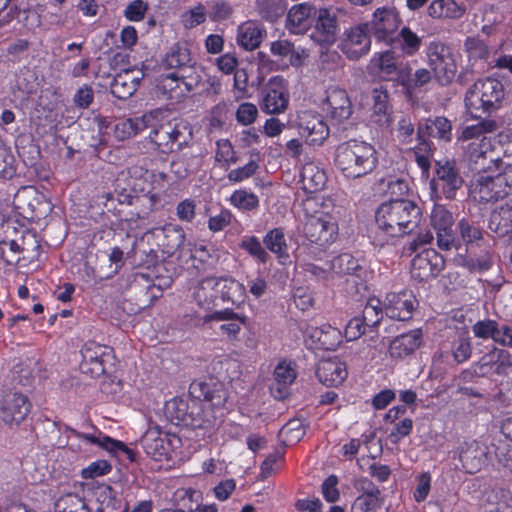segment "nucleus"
Masks as SVG:
<instances>
[{
	"mask_svg": "<svg viewBox=\"0 0 512 512\" xmlns=\"http://www.w3.org/2000/svg\"><path fill=\"white\" fill-rule=\"evenodd\" d=\"M21 253L23 259L37 260L41 253V244L36 233L26 231L21 236Z\"/></svg>",
	"mask_w": 512,
	"mask_h": 512,
	"instance_id": "55",
	"label": "nucleus"
},
{
	"mask_svg": "<svg viewBox=\"0 0 512 512\" xmlns=\"http://www.w3.org/2000/svg\"><path fill=\"white\" fill-rule=\"evenodd\" d=\"M258 168V163L254 160H250L244 166L230 170L227 174V179L232 183L243 182L252 177L257 172Z\"/></svg>",
	"mask_w": 512,
	"mask_h": 512,
	"instance_id": "64",
	"label": "nucleus"
},
{
	"mask_svg": "<svg viewBox=\"0 0 512 512\" xmlns=\"http://www.w3.org/2000/svg\"><path fill=\"white\" fill-rule=\"evenodd\" d=\"M488 228L499 237L512 233V201L492 211Z\"/></svg>",
	"mask_w": 512,
	"mask_h": 512,
	"instance_id": "38",
	"label": "nucleus"
},
{
	"mask_svg": "<svg viewBox=\"0 0 512 512\" xmlns=\"http://www.w3.org/2000/svg\"><path fill=\"white\" fill-rule=\"evenodd\" d=\"M300 181L305 192L315 193L324 188L327 175L324 169L310 161L303 165L300 173Z\"/></svg>",
	"mask_w": 512,
	"mask_h": 512,
	"instance_id": "37",
	"label": "nucleus"
},
{
	"mask_svg": "<svg viewBox=\"0 0 512 512\" xmlns=\"http://www.w3.org/2000/svg\"><path fill=\"white\" fill-rule=\"evenodd\" d=\"M322 109L334 124L347 120L352 114V103L347 91L339 87H329Z\"/></svg>",
	"mask_w": 512,
	"mask_h": 512,
	"instance_id": "25",
	"label": "nucleus"
},
{
	"mask_svg": "<svg viewBox=\"0 0 512 512\" xmlns=\"http://www.w3.org/2000/svg\"><path fill=\"white\" fill-rule=\"evenodd\" d=\"M344 8H319L316 10L314 29L311 38L320 46L329 47L333 45L339 35V21L346 16Z\"/></svg>",
	"mask_w": 512,
	"mask_h": 512,
	"instance_id": "13",
	"label": "nucleus"
},
{
	"mask_svg": "<svg viewBox=\"0 0 512 512\" xmlns=\"http://www.w3.org/2000/svg\"><path fill=\"white\" fill-rule=\"evenodd\" d=\"M465 156L472 171L481 173L500 172L503 165V146L490 136L469 142L465 148Z\"/></svg>",
	"mask_w": 512,
	"mask_h": 512,
	"instance_id": "7",
	"label": "nucleus"
},
{
	"mask_svg": "<svg viewBox=\"0 0 512 512\" xmlns=\"http://www.w3.org/2000/svg\"><path fill=\"white\" fill-rule=\"evenodd\" d=\"M207 19V9L205 5L198 2L190 7L181 15V22L185 28L192 29L203 24Z\"/></svg>",
	"mask_w": 512,
	"mask_h": 512,
	"instance_id": "56",
	"label": "nucleus"
},
{
	"mask_svg": "<svg viewBox=\"0 0 512 512\" xmlns=\"http://www.w3.org/2000/svg\"><path fill=\"white\" fill-rule=\"evenodd\" d=\"M81 356L80 371L91 378H98L107 372V365L114 359V350L110 346L88 341L81 349Z\"/></svg>",
	"mask_w": 512,
	"mask_h": 512,
	"instance_id": "15",
	"label": "nucleus"
},
{
	"mask_svg": "<svg viewBox=\"0 0 512 512\" xmlns=\"http://www.w3.org/2000/svg\"><path fill=\"white\" fill-rule=\"evenodd\" d=\"M474 367L475 372L482 376L488 374L504 376L512 368V356L507 349L493 346L475 363Z\"/></svg>",
	"mask_w": 512,
	"mask_h": 512,
	"instance_id": "26",
	"label": "nucleus"
},
{
	"mask_svg": "<svg viewBox=\"0 0 512 512\" xmlns=\"http://www.w3.org/2000/svg\"><path fill=\"white\" fill-rule=\"evenodd\" d=\"M227 201L242 213L255 212L260 207L258 195L245 188L234 190Z\"/></svg>",
	"mask_w": 512,
	"mask_h": 512,
	"instance_id": "44",
	"label": "nucleus"
},
{
	"mask_svg": "<svg viewBox=\"0 0 512 512\" xmlns=\"http://www.w3.org/2000/svg\"><path fill=\"white\" fill-rule=\"evenodd\" d=\"M299 135L308 145H321L329 136V128L321 115L312 111H301L297 115Z\"/></svg>",
	"mask_w": 512,
	"mask_h": 512,
	"instance_id": "23",
	"label": "nucleus"
},
{
	"mask_svg": "<svg viewBox=\"0 0 512 512\" xmlns=\"http://www.w3.org/2000/svg\"><path fill=\"white\" fill-rule=\"evenodd\" d=\"M286 0H254V11L268 23H276L287 11Z\"/></svg>",
	"mask_w": 512,
	"mask_h": 512,
	"instance_id": "41",
	"label": "nucleus"
},
{
	"mask_svg": "<svg viewBox=\"0 0 512 512\" xmlns=\"http://www.w3.org/2000/svg\"><path fill=\"white\" fill-rule=\"evenodd\" d=\"M505 96L503 83L493 77L478 79L466 92L465 106L472 118L490 115L501 107Z\"/></svg>",
	"mask_w": 512,
	"mask_h": 512,
	"instance_id": "6",
	"label": "nucleus"
},
{
	"mask_svg": "<svg viewBox=\"0 0 512 512\" xmlns=\"http://www.w3.org/2000/svg\"><path fill=\"white\" fill-rule=\"evenodd\" d=\"M431 78V72L425 68L417 69L412 75V69L408 65H404V70L399 77V84L411 92L429 83Z\"/></svg>",
	"mask_w": 512,
	"mask_h": 512,
	"instance_id": "49",
	"label": "nucleus"
},
{
	"mask_svg": "<svg viewBox=\"0 0 512 512\" xmlns=\"http://www.w3.org/2000/svg\"><path fill=\"white\" fill-rule=\"evenodd\" d=\"M161 68L163 72L157 86L169 99L183 98L197 89L203 80L190 49L180 43L170 47L161 60Z\"/></svg>",
	"mask_w": 512,
	"mask_h": 512,
	"instance_id": "1",
	"label": "nucleus"
},
{
	"mask_svg": "<svg viewBox=\"0 0 512 512\" xmlns=\"http://www.w3.org/2000/svg\"><path fill=\"white\" fill-rule=\"evenodd\" d=\"M497 129V123L493 119H481L477 124L466 126L461 138L463 140H480L487 133H493Z\"/></svg>",
	"mask_w": 512,
	"mask_h": 512,
	"instance_id": "54",
	"label": "nucleus"
},
{
	"mask_svg": "<svg viewBox=\"0 0 512 512\" xmlns=\"http://www.w3.org/2000/svg\"><path fill=\"white\" fill-rule=\"evenodd\" d=\"M427 13L434 19H458L464 15L465 9L455 0H433L428 6Z\"/></svg>",
	"mask_w": 512,
	"mask_h": 512,
	"instance_id": "46",
	"label": "nucleus"
},
{
	"mask_svg": "<svg viewBox=\"0 0 512 512\" xmlns=\"http://www.w3.org/2000/svg\"><path fill=\"white\" fill-rule=\"evenodd\" d=\"M421 44V38L407 26L402 27L399 32L397 31L393 38V45L398 47L406 56L415 55Z\"/></svg>",
	"mask_w": 512,
	"mask_h": 512,
	"instance_id": "47",
	"label": "nucleus"
},
{
	"mask_svg": "<svg viewBox=\"0 0 512 512\" xmlns=\"http://www.w3.org/2000/svg\"><path fill=\"white\" fill-rule=\"evenodd\" d=\"M371 75L380 77L386 81H396L399 84V77L404 66L398 63V57L393 50L376 52L371 57L368 66Z\"/></svg>",
	"mask_w": 512,
	"mask_h": 512,
	"instance_id": "27",
	"label": "nucleus"
},
{
	"mask_svg": "<svg viewBox=\"0 0 512 512\" xmlns=\"http://www.w3.org/2000/svg\"><path fill=\"white\" fill-rule=\"evenodd\" d=\"M330 268L337 274L351 275L361 278L365 273L359 260L350 253H341L331 261Z\"/></svg>",
	"mask_w": 512,
	"mask_h": 512,
	"instance_id": "45",
	"label": "nucleus"
},
{
	"mask_svg": "<svg viewBox=\"0 0 512 512\" xmlns=\"http://www.w3.org/2000/svg\"><path fill=\"white\" fill-rule=\"evenodd\" d=\"M378 163L376 148L366 141L350 139L335 149L334 165L347 179H358L373 173Z\"/></svg>",
	"mask_w": 512,
	"mask_h": 512,
	"instance_id": "5",
	"label": "nucleus"
},
{
	"mask_svg": "<svg viewBox=\"0 0 512 512\" xmlns=\"http://www.w3.org/2000/svg\"><path fill=\"white\" fill-rule=\"evenodd\" d=\"M216 145L215 161L219 163L221 167H229L231 164L236 163V153L229 140H219Z\"/></svg>",
	"mask_w": 512,
	"mask_h": 512,
	"instance_id": "59",
	"label": "nucleus"
},
{
	"mask_svg": "<svg viewBox=\"0 0 512 512\" xmlns=\"http://www.w3.org/2000/svg\"><path fill=\"white\" fill-rule=\"evenodd\" d=\"M432 476L430 472H422L416 477V487L413 491V499L417 503L424 502L431 490Z\"/></svg>",
	"mask_w": 512,
	"mask_h": 512,
	"instance_id": "62",
	"label": "nucleus"
},
{
	"mask_svg": "<svg viewBox=\"0 0 512 512\" xmlns=\"http://www.w3.org/2000/svg\"><path fill=\"white\" fill-rule=\"evenodd\" d=\"M451 122L445 117H436L435 119H427L424 123H420L417 131L421 137L438 138L449 141L451 139Z\"/></svg>",
	"mask_w": 512,
	"mask_h": 512,
	"instance_id": "42",
	"label": "nucleus"
},
{
	"mask_svg": "<svg viewBox=\"0 0 512 512\" xmlns=\"http://www.w3.org/2000/svg\"><path fill=\"white\" fill-rule=\"evenodd\" d=\"M501 324L491 318H485L478 320L472 325V332L476 338L482 340H493L496 344L498 343V334L500 332Z\"/></svg>",
	"mask_w": 512,
	"mask_h": 512,
	"instance_id": "53",
	"label": "nucleus"
},
{
	"mask_svg": "<svg viewBox=\"0 0 512 512\" xmlns=\"http://www.w3.org/2000/svg\"><path fill=\"white\" fill-rule=\"evenodd\" d=\"M316 376L326 386H338L348 376L346 363L338 358L324 359L316 369Z\"/></svg>",
	"mask_w": 512,
	"mask_h": 512,
	"instance_id": "32",
	"label": "nucleus"
},
{
	"mask_svg": "<svg viewBox=\"0 0 512 512\" xmlns=\"http://www.w3.org/2000/svg\"><path fill=\"white\" fill-rule=\"evenodd\" d=\"M265 248L275 254L280 264L289 259L288 244L282 227L270 229L263 237Z\"/></svg>",
	"mask_w": 512,
	"mask_h": 512,
	"instance_id": "40",
	"label": "nucleus"
},
{
	"mask_svg": "<svg viewBox=\"0 0 512 512\" xmlns=\"http://www.w3.org/2000/svg\"><path fill=\"white\" fill-rule=\"evenodd\" d=\"M249 255L255 258L259 263L266 264L270 256L256 236H250L242 240L240 244Z\"/></svg>",
	"mask_w": 512,
	"mask_h": 512,
	"instance_id": "57",
	"label": "nucleus"
},
{
	"mask_svg": "<svg viewBox=\"0 0 512 512\" xmlns=\"http://www.w3.org/2000/svg\"><path fill=\"white\" fill-rule=\"evenodd\" d=\"M316 7L309 2L292 5L286 11V28L291 34H305L312 26V16L316 14Z\"/></svg>",
	"mask_w": 512,
	"mask_h": 512,
	"instance_id": "28",
	"label": "nucleus"
},
{
	"mask_svg": "<svg viewBox=\"0 0 512 512\" xmlns=\"http://www.w3.org/2000/svg\"><path fill=\"white\" fill-rule=\"evenodd\" d=\"M428 65L441 84H450L457 72V63L452 48L441 42L431 41L426 49Z\"/></svg>",
	"mask_w": 512,
	"mask_h": 512,
	"instance_id": "12",
	"label": "nucleus"
},
{
	"mask_svg": "<svg viewBox=\"0 0 512 512\" xmlns=\"http://www.w3.org/2000/svg\"><path fill=\"white\" fill-rule=\"evenodd\" d=\"M141 79L133 77L131 72L118 74L112 83V93L119 99L132 96L138 89Z\"/></svg>",
	"mask_w": 512,
	"mask_h": 512,
	"instance_id": "51",
	"label": "nucleus"
},
{
	"mask_svg": "<svg viewBox=\"0 0 512 512\" xmlns=\"http://www.w3.org/2000/svg\"><path fill=\"white\" fill-rule=\"evenodd\" d=\"M32 409L28 396L20 392H6L0 397V420L7 426H19Z\"/></svg>",
	"mask_w": 512,
	"mask_h": 512,
	"instance_id": "19",
	"label": "nucleus"
},
{
	"mask_svg": "<svg viewBox=\"0 0 512 512\" xmlns=\"http://www.w3.org/2000/svg\"><path fill=\"white\" fill-rule=\"evenodd\" d=\"M417 143L412 147L411 153L418 167L422 170L423 174H428L431 168V159L434 154L435 146L433 142L427 137H421L419 132H416Z\"/></svg>",
	"mask_w": 512,
	"mask_h": 512,
	"instance_id": "43",
	"label": "nucleus"
},
{
	"mask_svg": "<svg viewBox=\"0 0 512 512\" xmlns=\"http://www.w3.org/2000/svg\"><path fill=\"white\" fill-rule=\"evenodd\" d=\"M418 301L412 291L403 289L400 292H390L386 295L384 311L387 317L408 321L412 318Z\"/></svg>",
	"mask_w": 512,
	"mask_h": 512,
	"instance_id": "24",
	"label": "nucleus"
},
{
	"mask_svg": "<svg viewBox=\"0 0 512 512\" xmlns=\"http://www.w3.org/2000/svg\"><path fill=\"white\" fill-rule=\"evenodd\" d=\"M423 214L421 207L409 199H390L375 211L377 227L388 237H403L418 228Z\"/></svg>",
	"mask_w": 512,
	"mask_h": 512,
	"instance_id": "4",
	"label": "nucleus"
},
{
	"mask_svg": "<svg viewBox=\"0 0 512 512\" xmlns=\"http://www.w3.org/2000/svg\"><path fill=\"white\" fill-rule=\"evenodd\" d=\"M422 336L421 329L396 336L389 345L390 356L403 359L413 354L422 344Z\"/></svg>",
	"mask_w": 512,
	"mask_h": 512,
	"instance_id": "34",
	"label": "nucleus"
},
{
	"mask_svg": "<svg viewBox=\"0 0 512 512\" xmlns=\"http://www.w3.org/2000/svg\"><path fill=\"white\" fill-rule=\"evenodd\" d=\"M457 230L461 250L454 256V264L470 273L481 274L490 270L493 265L492 253L480 221L463 217L457 223Z\"/></svg>",
	"mask_w": 512,
	"mask_h": 512,
	"instance_id": "3",
	"label": "nucleus"
},
{
	"mask_svg": "<svg viewBox=\"0 0 512 512\" xmlns=\"http://www.w3.org/2000/svg\"><path fill=\"white\" fill-rule=\"evenodd\" d=\"M158 231L157 244L161 248L162 253L171 257L179 252V256L182 257L186 240V233L183 227L179 224L167 223Z\"/></svg>",
	"mask_w": 512,
	"mask_h": 512,
	"instance_id": "29",
	"label": "nucleus"
},
{
	"mask_svg": "<svg viewBox=\"0 0 512 512\" xmlns=\"http://www.w3.org/2000/svg\"><path fill=\"white\" fill-rule=\"evenodd\" d=\"M233 219L231 210L221 206L218 214L209 216L207 226L212 233H218L229 227Z\"/></svg>",
	"mask_w": 512,
	"mask_h": 512,
	"instance_id": "58",
	"label": "nucleus"
},
{
	"mask_svg": "<svg viewBox=\"0 0 512 512\" xmlns=\"http://www.w3.org/2000/svg\"><path fill=\"white\" fill-rule=\"evenodd\" d=\"M486 501L484 512H512V495L508 489H492Z\"/></svg>",
	"mask_w": 512,
	"mask_h": 512,
	"instance_id": "50",
	"label": "nucleus"
},
{
	"mask_svg": "<svg viewBox=\"0 0 512 512\" xmlns=\"http://www.w3.org/2000/svg\"><path fill=\"white\" fill-rule=\"evenodd\" d=\"M142 446L147 455L156 461L170 460L181 448L182 441L173 433L158 429L148 430L142 439Z\"/></svg>",
	"mask_w": 512,
	"mask_h": 512,
	"instance_id": "16",
	"label": "nucleus"
},
{
	"mask_svg": "<svg viewBox=\"0 0 512 512\" xmlns=\"http://www.w3.org/2000/svg\"><path fill=\"white\" fill-rule=\"evenodd\" d=\"M161 113L158 110L149 111L140 117L126 118L119 120L114 129L115 137L125 140L137 135L141 131L154 125Z\"/></svg>",
	"mask_w": 512,
	"mask_h": 512,
	"instance_id": "31",
	"label": "nucleus"
},
{
	"mask_svg": "<svg viewBox=\"0 0 512 512\" xmlns=\"http://www.w3.org/2000/svg\"><path fill=\"white\" fill-rule=\"evenodd\" d=\"M204 323H219L214 329L229 341H237L242 328L247 324V316L239 314L231 308L214 311L204 316Z\"/></svg>",
	"mask_w": 512,
	"mask_h": 512,
	"instance_id": "22",
	"label": "nucleus"
},
{
	"mask_svg": "<svg viewBox=\"0 0 512 512\" xmlns=\"http://www.w3.org/2000/svg\"><path fill=\"white\" fill-rule=\"evenodd\" d=\"M275 383L271 387L273 396L276 399H285L289 394V387L294 383L297 372L291 362L280 361L274 369Z\"/></svg>",
	"mask_w": 512,
	"mask_h": 512,
	"instance_id": "35",
	"label": "nucleus"
},
{
	"mask_svg": "<svg viewBox=\"0 0 512 512\" xmlns=\"http://www.w3.org/2000/svg\"><path fill=\"white\" fill-rule=\"evenodd\" d=\"M310 338L315 343L317 349L326 351H335L343 342L341 330L330 324H323L320 327L313 328Z\"/></svg>",
	"mask_w": 512,
	"mask_h": 512,
	"instance_id": "36",
	"label": "nucleus"
},
{
	"mask_svg": "<svg viewBox=\"0 0 512 512\" xmlns=\"http://www.w3.org/2000/svg\"><path fill=\"white\" fill-rule=\"evenodd\" d=\"M192 398L187 405L188 412L181 417L182 421L190 420L194 428L209 429L216 425L217 420L223 416V409L228 400V392L224 384L213 378L205 381H193L189 387Z\"/></svg>",
	"mask_w": 512,
	"mask_h": 512,
	"instance_id": "2",
	"label": "nucleus"
},
{
	"mask_svg": "<svg viewBox=\"0 0 512 512\" xmlns=\"http://www.w3.org/2000/svg\"><path fill=\"white\" fill-rule=\"evenodd\" d=\"M445 267L444 257L433 248L422 250L411 261V277L426 282L437 277Z\"/></svg>",
	"mask_w": 512,
	"mask_h": 512,
	"instance_id": "21",
	"label": "nucleus"
},
{
	"mask_svg": "<svg viewBox=\"0 0 512 512\" xmlns=\"http://www.w3.org/2000/svg\"><path fill=\"white\" fill-rule=\"evenodd\" d=\"M202 499V493L193 488H187L182 490V494L179 496L180 510L184 512H196L199 506V500Z\"/></svg>",
	"mask_w": 512,
	"mask_h": 512,
	"instance_id": "63",
	"label": "nucleus"
},
{
	"mask_svg": "<svg viewBox=\"0 0 512 512\" xmlns=\"http://www.w3.org/2000/svg\"><path fill=\"white\" fill-rule=\"evenodd\" d=\"M371 36L367 24L360 23L344 30L338 47L348 59L358 60L370 52Z\"/></svg>",
	"mask_w": 512,
	"mask_h": 512,
	"instance_id": "18",
	"label": "nucleus"
},
{
	"mask_svg": "<svg viewBox=\"0 0 512 512\" xmlns=\"http://www.w3.org/2000/svg\"><path fill=\"white\" fill-rule=\"evenodd\" d=\"M463 183L455 160H438L435 162V172L429 182L430 199L433 202L452 201Z\"/></svg>",
	"mask_w": 512,
	"mask_h": 512,
	"instance_id": "9",
	"label": "nucleus"
},
{
	"mask_svg": "<svg viewBox=\"0 0 512 512\" xmlns=\"http://www.w3.org/2000/svg\"><path fill=\"white\" fill-rule=\"evenodd\" d=\"M303 236L311 244L325 249L339 236L337 217L331 212L318 211L307 217L303 226Z\"/></svg>",
	"mask_w": 512,
	"mask_h": 512,
	"instance_id": "10",
	"label": "nucleus"
},
{
	"mask_svg": "<svg viewBox=\"0 0 512 512\" xmlns=\"http://www.w3.org/2000/svg\"><path fill=\"white\" fill-rule=\"evenodd\" d=\"M149 138L161 153L182 150L193 138L190 124L183 119H173L151 126Z\"/></svg>",
	"mask_w": 512,
	"mask_h": 512,
	"instance_id": "8",
	"label": "nucleus"
},
{
	"mask_svg": "<svg viewBox=\"0 0 512 512\" xmlns=\"http://www.w3.org/2000/svg\"><path fill=\"white\" fill-rule=\"evenodd\" d=\"M370 34L377 42L393 46V38L398 31L402 19L393 5L377 7L371 16L370 21L365 22Z\"/></svg>",
	"mask_w": 512,
	"mask_h": 512,
	"instance_id": "11",
	"label": "nucleus"
},
{
	"mask_svg": "<svg viewBox=\"0 0 512 512\" xmlns=\"http://www.w3.org/2000/svg\"><path fill=\"white\" fill-rule=\"evenodd\" d=\"M430 224L436 235V244L439 249L450 251L461 250V244L453 229V214L440 202H434L430 215Z\"/></svg>",
	"mask_w": 512,
	"mask_h": 512,
	"instance_id": "14",
	"label": "nucleus"
},
{
	"mask_svg": "<svg viewBox=\"0 0 512 512\" xmlns=\"http://www.w3.org/2000/svg\"><path fill=\"white\" fill-rule=\"evenodd\" d=\"M487 447L476 440L462 443L458 448V458L466 473L474 474L487 462Z\"/></svg>",
	"mask_w": 512,
	"mask_h": 512,
	"instance_id": "30",
	"label": "nucleus"
},
{
	"mask_svg": "<svg viewBox=\"0 0 512 512\" xmlns=\"http://www.w3.org/2000/svg\"><path fill=\"white\" fill-rule=\"evenodd\" d=\"M384 313V305H382L380 299L370 297L367 299L362 313L358 317L369 330L373 331L381 323Z\"/></svg>",
	"mask_w": 512,
	"mask_h": 512,
	"instance_id": "48",
	"label": "nucleus"
},
{
	"mask_svg": "<svg viewBox=\"0 0 512 512\" xmlns=\"http://www.w3.org/2000/svg\"><path fill=\"white\" fill-rule=\"evenodd\" d=\"M266 35V29L256 20L241 23L237 29V44L246 51L257 49Z\"/></svg>",
	"mask_w": 512,
	"mask_h": 512,
	"instance_id": "33",
	"label": "nucleus"
},
{
	"mask_svg": "<svg viewBox=\"0 0 512 512\" xmlns=\"http://www.w3.org/2000/svg\"><path fill=\"white\" fill-rule=\"evenodd\" d=\"M383 499L381 495L360 493L353 503L355 512H371L381 507Z\"/></svg>",
	"mask_w": 512,
	"mask_h": 512,
	"instance_id": "61",
	"label": "nucleus"
},
{
	"mask_svg": "<svg viewBox=\"0 0 512 512\" xmlns=\"http://www.w3.org/2000/svg\"><path fill=\"white\" fill-rule=\"evenodd\" d=\"M196 303L209 310L218 305L219 295L217 290V278L206 277L202 279L194 291Z\"/></svg>",
	"mask_w": 512,
	"mask_h": 512,
	"instance_id": "39",
	"label": "nucleus"
},
{
	"mask_svg": "<svg viewBox=\"0 0 512 512\" xmlns=\"http://www.w3.org/2000/svg\"><path fill=\"white\" fill-rule=\"evenodd\" d=\"M15 172V158L10 148L0 140V178L10 179Z\"/></svg>",
	"mask_w": 512,
	"mask_h": 512,
	"instance_id": "60",
	"label": "nucleus"
},
{
	"mask_svg": "<svg viewBox=\"0 0 512 512\" xmlns=\"http://www.w3.org/2000/svg\"><path fill=\"white\" fill-rule=\"evenodd\" d=\"M217 290L219 300L235 303L237 301L235 295L242 296L245 288L241 283L232 278H217Z\"/></svg>",
	"mask_w": 512,
	"mask_h": 512,
	"instance_id": "52",
	"label": "nucleus"
},
{
	"mask_svg": "<svg viewBox=\"0 0 512 512\" xmlns=\"http://www.w3.org/2000/svg\"><path fill=\"white\" fill-rule=\"evenodd\" d=\"M511 191L506 175L501 172L482 173L473 187L474 198L481 203L497 201L506 197Z\"/></svg>",
	"mask_w": 512,
	"mask_h": 512,
	"instance_id": "20",
	"label": "nucleus"
},
{
	"mask_svg": "<svg viewBox=\"0 0 512 512\" xmlns=\"http://www.w3.org/2000/svg\"><path fill=\"white\" fill-rule=\"evenodd\" d=\"M260 108L266 114H281L289 104V91L287 80L276 75L271 77L261 92Z\"/></svg>",
	"mask_w": 512,
	"mask_h": 512,
	"instance_id": "17",
	"label": "nucleus"
}]
</instances>
